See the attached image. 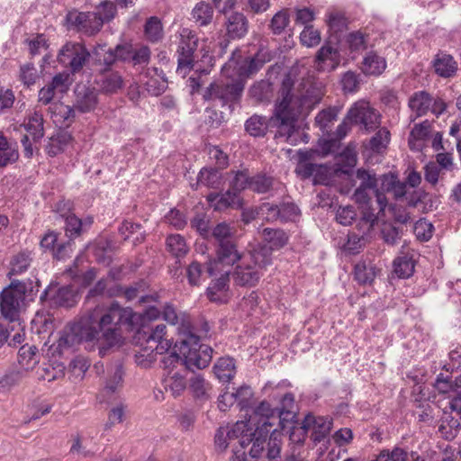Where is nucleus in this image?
<instances>
[{"label":"nucleus","instance_id":"obj_1","mask_svg":"<svg viewBox=\"0 0 461 461\" xmlns=\"http://www.w3.org/2000/svg\"><path fill=\"white\" fill-rule=\"evenodd\" d=\"M159 316L160 311L155 306H149L142 313L137 314L131 308L121 307L117 302H113L107 309L95 305L78 321L63 330L58 340V348L62 351L85 342L91 348H96L100 357H104L120 341L121 324L134 326L140 321L145 328L146 321L157 320Z\"/></svg>","mask_w":461,"mask_h":461},{"label":"nucleus","instance_id":"obj_2","mask_svg":"<svg viewBox=\"0 0 461 461\" xmlns=\"http://www.w3.org/2000/svg\"><path fill=\"white\" fill-rule=\"evenodd\" d=\"M297 69L291 68L285 76L270 118L252 115L245 122L246 131L253 137H264L269 128H276V138H284L290 145H296L301 138L298 118L308 113L318 104L323 95L321 88L309 80L298 84Z\"/></svg>","mask_w":461,"mask_h":461},{"label":"nucleus","instance_id":"obj_3","mask_svg":"<svg viewBox=\"0 0 461 461\" xmlns=\"http://www.w3.org/2000/svg\"><path fill=\"white\" fill-rule=\"evenodd\" d=\"M163 318L172 325L180 323L177 328L180 339L176 342V347L183 357L171 354L164 358L165 366L181 362L188 369H203L208 366L212 361L213 350L212 347L200 343V338L194 333L189 318L185 315L179 316L170 304L164 307Z\"/></svg>","mask_w":461,"mask_h":461},{"label":"nucleus","instance_id":"obj_4","mask_svg":"<svg viewBox=\"0 0 461 461\" xmlns=\"http://www.w3.org/2000/svg\"><path fill=\"white\" fill-rule=\"evenodd\" d=\"M40 281L13 279L0 293V312L10 322L20 321L28 301H33L39 292Z\"/></svg>","mask_w":461,"mask_h":461},{"label":"nucleus","instance_id":"obj_5","mask_svg":"<svg viewBox=\"0 0 461 461\" xmlns=\"http://www.w3.org/2000/svg\"><path fill=\"white\" fill-rule=\"evenodd\" d=\"M276 409L271 408L267 402L263 401L253 410L249 420L244 421L248 424L245 432L253 438L249 450V455L253 458L261 456L265 451L267 435L276 423Z\"/></svg>","mask_w":461,"mask_h":461},{"label":"nucleus","instance_id":"obj_6","mask_svg":"<svg viewBox=\"0 0 461 461\" xmlns=\"http://www.w3.org/2000/svg\"><path fill=\"white\" fill-rule=\"evenodd\" d=\"M271 263L272 258L267 246L253 249L236 266L232 274L234 283L240 286H256Z\"/></svg>","mask_w":461,"mask_h":461},{"label":"nucleus","instance_id":"obj_7","mask_svg":"<svg viewBox=\"0 0 461 461\" xmlns=\"http://www.w3.org/2000/svg\"><path fill=\"white\" fill-rule=\"evenodd\" d=\"M244 88L241 79L216 80L204 89L203 98L212 105L228 106L232 110L240 101Z\"/></svg>","mask_w":461,"mask_h":461},{"label":"nucleus","instance_id":"obj_8","mask_svg":"<svg viewBox=\"0 0 461 461\" xmlns=\"http://www.w3.org/2000/svg\"><path fill=\"white\" fill-rule=\"evenodd\" d=\"M199 39L195 32L189 28H182L179 32V42L176 49L177 69L185 75L194 68L199 58L197 52Z\"/></svg>","mask_w":461,"mask_h":461},{"label":"nucleus","instance_id":"obj_9","mask_svg":"<svg viewBox=\"0 0 461 461\" xmlns=\"http://www.w3.org/2000/svg\"><path fill=\"white\" fill-rule=\"evenodd\" d=\"M89 59L90 52L79 42H67L58 54L59 63L68 68L72 74L80 72Z\"/></svg>","mask_w":461,"mask_h":461},{"label":"nucleus","instance_id":"obj_10","mask_svg":"<svg viewBox=\"0 0 461 461\" xmlns=\"http://www.w3.org/2000/svg\"><path fill=\"white\" fill-rule=\"evenodd\" d=\"M347 119L352 123L358 124L366 132L373 131L380 126V114L366 101L356 102L348 111Z\"/></svg>","mask_w":461,"mask_h":461},{"label":"nucleus","instance_id":"obj_11","mask_svg":"<svg viewBox=\"0 0 461 461\" xmlns=\"http://www.w3.org/2000/svg\"><path fill=\"white\" fill-rule=\"evenodd\" d=\"M41 303H49L50 306L70 308L78 301V294L72 286L49 285L40 296Z\"/></svg>","mask_w":461,"mask_h":461},{"label":"nucleus","instance_id":"obj_12","mask_svg":"<svg viewBox=\"0 0 461 461\" xmlns=\"http://www.w3.org/2000/svg\"><path fill=\"white\" fill-rule=\"evenodd\" d=\"M248 424L244 420L237 421L231 429L225 431L220 428L215 434V446L221 451H224L234 439H239L240 446L243 448L246 443H252L253 438L246 433Z\"/></svg>","mask_w":461,"mask_h":461},{"label":"nucleus","instance_id":"obj_13","mask_svg":"<svg viewBox=\"0 0 461 461\" xmlns=\"http://www.w3.org/2000/svg\"><path fill=\"white\" fill-rule=\"evenodd\" d=\"M331 428V419L323 416L315 417L312 414L305 416L301 427L304 433L309 429L312 430V438L315 443L322 441L330 434Z\"/></svg>","mask_w":461,"mask_h":461},{"label":"nucleus","instance_id":"obj_14","mask_svg":"<svg viewBox=\"0 0 461 461\" xmlns=\"http://www.w3.org/2000/svg\"><path fill=\"white\" fill-rule=\"evenodd\" d=\"M216 254L217 258L213 262H209L206 267V271L210 276L214 274V266H216L218 262L233 265L242 258L241 255L237 250L233 240L218 243Z\"/></svg>","mask_w":461,"mask_h":461},{"label":"nucleus","instance_id":"obj_15","mask_svg":"<svg viewBox=\"0 0 461 461\" xmlns=\"http://www.w3.org/2000/svg\"><path fill=\"white\" fill-rule=\"evenodd\" d=\"M98 104V92L95 87L77 85L75 89L74 106L77 111L86 113L94 111Z\"/></svg>","mask_w":461,"mask_h":461},{"label":"nucleus","instance_id":"obj_16","mask_svg":"<svg viewBox=\"0 0 461 461\" xmlns=\"http://www.w3.org/2000/svg\"><path fill=\"white\" fill-rule=\"evenodd\" d=\"M142 327L140 334H143V339L149 344V347L152 351H156L158 354H163L171 347L170 340L164 339L166 335V325L158 324L155 327L150 328L149 330H145Z\"/></svg>","mask_w":461,"mask_h":461},{"label":"nucleus","instance_id":"obj_17","mask_svg":"<svg viewBox=\"0 0 461 461\" xmlns=\"http://www.w3.org/2000/svg\"><path fill=\"white\" fill-rule=\"evenodd\" d=\"M315 63L318 70L332 71L336 69L340 63V53L337 48L330 43H325L317 51Z\"/></svg>","mask_w":461,"mask_h":461},{"label":"nucleus","instance_id":"obj_18","mask_svg":"<svg viewBox=\"0 0 461 461\" xmlns=\"http://www.w3.org/2000/svg\"><path fill=\"white\" fill-rule=\"evenodd\" d=\"M146 287V283L144 281H140L126 288L118 286L115 291L108 289L106 293L110 297L123 295L127 301H132L136 298H140V303H145L154 301L153 296L141 294L145 292Z\"/></svg>","mask_w":461,"mask_h":461},{"label":"nucleus","instance_id":"obj_19","mask_svg":"<svg viewBox=\"0 0 461 461\" xmlns=\"http://www.w3.org/2000/svg\"><path fill=\"white\" fill-rule=\"evenodd\" d=\"M100 91L106 95L117 93L123 86V79L117 71L104 70L95 79Z\"/></svg>","mask_w":461,"mask_h":461},{"label":"nucleus","instance_id":"obj_20","mask_svg":"<svg viewBox=\"0 0 461 461\" xmlns=\"http://www.w3.org/2000/svg\"><path fill=\"white\" fill-rule=\"evenodd\" d=\"M207 200L217 211H223L230 207L238 208L240 206V195L230 189L225 193H211Z\"/></svg>","mask_w":461,"mask_h":461},{"label":"nucleus","instance_id":"obj_21","mask_svg":"<svg viewBox=\"0 0 461 461\" xmlns=\"http://www.w3.org/2000/svg\"><path fill=\"white\" fill-rule=\"evenodd\" d=\"M430 129L431 123L428 120L415 124L408 138L410 149L413 151H420L424 147V142L429 138Z\"/></svg>","mask_w":461,"mask_h":461},{"label":"nucleus","instance_id":"obj_22","mask_svg":"<svg viewBox=\"0 0 461 461\" xmlns=\"http://www.w3.org/2000/svg\"><path fill=\"white\" fill-rule=\"evenodd\" d=\"M360 68L365 75L380 76L386 68V60L371 50L365 55Z\"/></svg>","mask_w":461,"mask_h":461},{"label":"nucleus","instance_id":"obj_23","mask_svg":"<svg viewBox=\"0 0 461 461\" xmlns=\"http://www.w3.org/2000/svg\"><path fill=\"white\" fill-rule=\"evenodd\" d=\"M413 257V251L410 252L409 249L405 251V248H402L401 255L393 261L394 273L400 278H408L412 276L415 267Z\"/></svg>","mask_w":461,"mask_h":461},{"label":"nucleus","instance_id":"obj_24","mask_svg":"<svg viewBox=\"0 0 461 461\" xmlns=\"http://www.w3.org/2000/svg\"><path fill=\"white\" fill-rule=\"evenodd\" d=\"M227 33L231 39H240L244 37L249 29L247 17L241 13L231 14L227 20Z\"/></svg>","mask_w":461,"mask_h":461},{"label":"nucleus","instance_id":"obj_25","mask_svg":"<svg viewBox=\"0 0 461 461\" xmlns=\"http://www.w3.org/2000/svg\"><path fill=\"white\" fill-rule=\"evenodd\" d=\"M33 261L32 253L29 250H22L14 255L10 260L7 276L11 279L13 276L25 273Z\"/></svg>","mask_w":461,"mask_h":461},{"label":"nucleus","instance_id":"obj_26","mask_svg":"<svg viewBox=\"0 0 461 461\" xmlns=\"http://www.w3.org/2000/svg\"><path fill=\"white\" fill-rule=\"evenodd\" d=\"M294 396L292 393H285L282 400V408H276V416L277 417L276 422L278 423L280 429L285 430L286 429H294V426L289 427L292 424L295 414L293 411L288 410L286 408L294 405Z\"/></svg>","mask_w":461,"mask_h":461},{"label":"nucleus","instance_id":"obj_27","mask_svg":"<svg viewBox=\"0 0 461 461\" xmlns=\"http://www.w3.org/2000/svg\"><path fill=\"white\" fill-rule=\"evenodd\" d=\"M40 361L39 350L36 346L23 345L18 351V364L21 370L26 374L32 370Z\"/></svg>","mask_w":461,"mask_h":461},{"label":"nucleus","instance_id":"obj_28","mask_svg":"<svg viewBox=\"0 0 461 461\" xmlns=\"http://www.w3.org/2000/svg\"><path fill=\"white\" fill-rule=\"evenodd\" d=\"M432 106V95L426 91L414 93L409 99V107L416 117L425 115Z\"/></svg>","mask_w":461,"mask_h":461},{"label":"nucleus","instance_id":"obj_29","mask_svg":"<svg viewBox=\"0 0 461 461\" xmlns=\"http://www.w3.org/2000/svg\"><path fill=\"white\" fill-rule=\"evenodd\" d=\"M261 237L269 247H267L269 251L273 249H279L285 247L289 240L288 234L282 229L265 228L261 231Z\"/></svg>","mask_w":461,"mask_h":461},{"label":"nucleus","instance_id":"obj_30","mask_svg":"<svg viewBox=\"0 0 461 461\" xmlns=\"http://www.w3.org/2000/svg\"><path fill=\"white\" fill-rule=\"evenodd\" d=\"M19 158L16 143L7 140L3 132H0V167H5L15 163Z\"/></svg>","mask_w":461,"mask_h":461},{"label":"nucleus","instance_id":"obj_31","mask_svg":"<svg viewBox=\"0 0 461 461\" xmlns=\"http://www.w3.org/2000/svg\"><path fill=\"white\" fill-rule=\"evenodd\" d=\"M435 387L440 393H452L461 398V375L453 379L451 376L439 374L435 381Z\"/></svg>","mask_w":461,"mask_h":461},{"label":"nucleus","instance_id":"obj_32","mask_svg":"<svg viewBox=\"0 0 461 461\" xmlns=\"http://www.w3.org/2000/svg\"><path fill=\"white\" fill-rule=\"evenodd\" d=\"M123 375L124 372L121 364H115L111 366L104 386V393L112 394L122 389L123 385Z\"/></svg>","mask_w":461,"mask_h":461},{"label":"nucleus","instance_id":"obj_33","mask_svg":"<svg viewBox=\"0 0 461 461\" xmlns=\"http://www.w3.org/2000/svg\"><path fill=\"white\" fill-rule=\"evenodd\" d=\"M377 271L376 267L371 261H360L355 266V279L360 285L371 284L375 280Z\"/></svg>","mask_w":461,"mask_h":461},{"label":"nucleus","instance_id":"obj_34","mask_svg":"<svg viewBox=\"0 0 461 461\" xmlns=\"http://www.w3.org/2000/svg\"><path fill=\"white\" fill-rule=\"evenodd\" d=\"M435 72L442 77H449L455 74L457 66L452 56L448 54H438L433 60Z\"/></svg>","mask_w":461,"mask_h":461},{"label":"nucleus","instance_id":"obj_35","mask_svg":"<svg viewBox=\"0 0 461 461\" xmlns=\"http://www.w3.org/2000/svg\"><path fill=\"white\" fill-rule=\"evenodd\" d=\"M276 184L272 176L259 172L251 176L250 190L257 194H266L273 190Z\"/></svg>","mask_w":461,"mask_h":461},{"label":"nucleus","instance_id":"obj_36","mask_svg":"<svg viewBox=\"0 0 461 461\" xmlns=\"http://www.w3.org/2000/svg\"><path fill=\"white\" fill-rule=\"evenodd\" d=\"M119 232L124 240H131L133 245L143 241L145 231L143 227L139 223L124 221L119 228Z\"/></svg>","mask_w":461,"mask_h":461},{"label":"nucleus","instance_id":"obj_37","mask_svg":"<svg viewBox=\"0 0 461 461\" xmlns=\"http://www.w3.org/2000/svg\"><path fill=\"white\" fill-rule=\"evenodd\" d=\"M214 374L221 382H230L236 374L235 361L232 357H221L213 366Z\"/></svg>","mask_w":461,"mask_h":461},{"label":"nucleus","instance_id":"obj_38","mask_svg":"<svg viewBox=\"0 0 461 461\" xmlns=\"http://www.w3.org/2000/svg\"><path fill=\"white\" fill-rule=\"evenodd\" d=\"M71 140V135L68 132L63 131H59L50 138L45 150L50 157H55L65 149Z\"/></svg>","mask_w":461,"mask_h":461},{"label":"nucleus","instance_id":"obj_39","mask_svg":"<svg viewBox=\"0 0 461 461\" xmlns=\"http://www.w3.org/2000/svg\"><path fill=\"white\" fill-rule=\"evenodd\" d=\"M28 374L18 367L9 369L0 377V393L8 392L14 386H17L26 377Z\"/></svg>","mask_w":461,"mask_h":461},{"label":"nucleus","instance_id":"obj_40","mask_svg":"<svg viewBox=\"0 0 461 461\" xmlns=\"http://www.w3.org/2000/svg\"><path fill=\"white\" fill-rule=\"evenodd\" d=\"M212 6L205 2H199L195 5L192 11V18L199 26H207L213 18Z\"/></svg>","mask_w":461,"mask_h":461},{"label":"nucleus","instance_id":"obj_41","mask_svg":"<svg viewBox=\"0 0 461 461\" xmlns=\"http://www.w3.org/2000/svg\"><path fill=\"white\" fill-rule=\"evenodd\" d=\"M379 180L383 191L393 192L396 197H402L405 194L406 184L399 181L393 174H384Z\"/></svg>","mask_w":461,"mask_h":461},{"label":"nucleus","instance_id":"obj_42","mask_svg":"<svg viewBox=\"0 0 461 461\" xmlns=\"http://www.w3.org/2000/svg\"><path fill=\"white\" fill-rule=\"evenodd\" d=\"M222 184L221 173L214 168H203L197 178V185L218 189Z\"/></svg>","mask_w":461,"mask_h":461},{"label":"nucleus","instance_id":"obj_43","mask_svg":"<svg viewBox=\"0 0 461 461\" xmlns=\"http://www.w3.org/2000/svg\"><path fill=\"white\" fill-rule=\"evenodd\" d=\"M339 109L336 107H329L321 111L315 117V123L319 126L323 133L330 131L331 125L337 120Z\"/></svg>","mask_w":461,"mask_h":461},{"label":"nucleus","instance_id":"obj_44","mask_svg":"<svg viewBox=\"0 0 461 461\" xmlns=\"http://www.w3.org/2000/svg\"><path fill=\"white\" fill-rule=\"evenodd\" d=\"M43 122V115L38 111H34L28 118L25 129L34 140H41L44 135Z\"/></svg>","mask_w":461,"mask_h":461},{"label":"nucleus","instance_id":"obj_45","mask_svg":"<svg viewBox=\"0 0 461 461\" xmlns=\"http://www.w3.org/2000/svg\"><path fill=\"white\" fill-rule=\"evenodd\" d=\"M282 435L277 430V429H274L269 436L267 444V457L269 461H279L280 460V453H281V446H282Z\"/></svg>","mask_w":461,"mask_h":461},{"label":"nucleus","instance_id":"obj_46","mask_svg":"<svg viewBox=\"0 0 461 461\" xmlns=\"http://www.w3.org/2000/svg\"><path fill=\"white\" fill-rule=\"evenodd\" d=\"M189 388L195 398L207 399L211 384L200 374H194L189 380Z\"/></svg>","mask_w":461,"mask_h":461},{"label":"nucleus","instance_id":"obj_47","mask_svg":"<svg viewBox=\"0 0 461 461\" xmlns=\"http://www.w3.org/2000/svg\"><path fill=\"white\" fill-rule=\"evenodd\" d=\"M144 34L150 42H158L163 37V27L157 16L149 17L144 26Z\"/></svg>","mask_w":461,"mask_h":461},{"label":"nucleus","instance_id":"obj_48","mask_svg":"<svg viewBox=\"0 0 461 461\" xmlns=\"http://www.w3.org/2000/svg\"><path fill=\"white\" fill-rule=\"evenodd\" d=\"M167 248L176 258L184 257L188 251L185 239L179 234H172L167 238Z\"/></svg>","mask_w":461,"mask_h":461},{"label":"nucleus","instance_id":"obj_49","mask_svg":"<svg viewBox=\"0 0 461 461\" xmlns=\"http://www.w3.org/2000/svg\"><path fill=\"white\" fill-rule=\"evenodd\" d=\"M279 221L281 222L295 221L300 216L298 206L289 201H283L278 203Z\"/></svg>","mask_w":461,"mask_h":461},{"label":"nucleus","instance_id":"obj_50","mask_svg":"<svg viewBox=\"0 0 461 461\" xmlns=\"http://www.w3.org/2000/svg\"><path fill=\"white\" fill-rule=\"evenodd\" d=\"M233 177L230 182V189L240 195V193L249 188L250 190L251 176H249L248 170L232 171Z\"/></svg>","mask_w":461,"mask_h":461},{"label":"nucleus","instance_id":"obj_51","mask_svg":"<svg viewBox=\"0 0 461 461\" xmlns=\"http://www.w3.org/2000/svg\"><path fill=\"white\" fill-rule=\"evenodd\" d=\"M165 388L170 391L174 396L180 395L186 388V381L184 375L174 372L165 379Z\"/></svg>","mask_w":461,"mask_h":461},{"label":"nucleus","instance_id":"obj_52","mask_svg":"<svg viewBox=\"0 0 461 461\" xmlns=\"http://www.w3.org/2000/svg\"><path fill=\"white\" fill-rule=\"evenodd\" d=\"M103 26L104 23L111 22L116 15V5L111 1H103L96 6L94 12Z\"/></svg>","mask_w":461,"mask_h":461},{"label":"nucleus","instance_id":"obj_53","mask_svg":"<svg viewBox=\"0 0 461 461\" xmlns=\"http://www.w3.org/2000/svg\"><path fill=\"white\" fill-rule=\"evenodd\" d=\"M127 405L123 402H119L112 407L108 412V419L104 424V429L108 430L115 424L122 423L124 420Z\"/></svg>","mask_w":461,"mask_h":461},{"label":"nucleus","instance_id":"obj_54","mask_svg":"<svg viewBox=\"0 0 461 461\" xmlns=\"http://www.w3.org/2000/svg\"><path fill=\"white\" fill-rule=\"evenodd\" d=\"M289 23L290 17L288 11L283 9L273 16L269 27L274 34L279 35L284 32Z\"/></svg>","mask_w":461,"mask_h":461},{"label":"nucleus","instance_id":"obj_55","mask_svg":"<svg viewBox=\"0 0 461 461\" xmlns=\"http://www.w3.org/2000/svg\"><path fill=\"white\" fill-rule=\"evenodd\" d=\"M62 218L65 219V231L66 235L70 239L78 237L82 231V221L75 214L67 215L62 213Z\"/></svg>","mask_w":461,"mask_h":461},{"label":"nucleus","instance_id":"obj_56","mask_svg":"<svg viewBox=\"0 0 461 461\" xmlns=\"http://www.w3.org/2000/svg\"><path fill=\"white\" fill-rule=\"evenodd\" d=\"M229 287V272L222 274L218 279L212 282V284L207 289V294L211 301H218L220 297L217 296V293L224 292Z\"/></svg>","mask_w":461,"mask_h":461},{"label":"nucleus","instance_id":"obj_57","mask_svg":"<svg viewBox=\"0 0 461 461\" xmlns=\"http://www.w3.org/2000/svg\"><path fill=\"white\" fill-rule=\"evenodd\" d=\"M368 35L360 31L348 33L347 36V43L351 51H362L367 47Z\"/></svg>","mask_w":461,"mask_h":461},{"label":"nucleus","instance_id":"obj_58","mask_svg":"<svg viewBox=\"0 0 461 461\" xmlns=\"http://www.w3.org/2000/svg\"><path fill=\"white\" fill-rule=\"evenodd\" d=\"M357 178L360 181V185L357 188L368 189L375 192L377 188L378 179L375 173L366 169H357Z\"/></svg>","mask_w":461,"mask_h":461},{"label":"nucleus","instance_id":"obj_59","mask_svg":"<svg viewBox=\"0 0 461 461\" xmlns=\"http://www.w3.org/2000/svg\"><path fill=\"white\" fill-rule=\"evenodd\" d=\"M347 18L343 13L331 11L327 15V23L334 32H342L347 28Z\"/></svg>","mask_w":461,"mask_h":461},{"label":"nucleus","instance_id":"obj_60","mask_svg":"<svg viewBox=\"0 0 461 461\" xmlns=\"http://www.w3.org/2000/svg\"><path fill=\"white\" fill-rule=\"evenodd\" d=\"M390 140V131L386 128H381L373 136L369 141L370 148L373 151L379 152L385 148Z\"/></svg>","mask_w":461,"mask_h":461},{"label":"nucleus","instance_id":"obj_61","mask_svg":"<svg viewBox=\"0 0 461 461\" xmlns=\"http://www.w3.org/2000/svg\"><path fill=\"white\" fill-rule=\"evenodd\" d=\"M25 43L29 47V52L32 56H36L41 53V50L48 49L49 43L46 36L42 33H37L32 39H26Z\"/></svg>","mask_w":461,"mask_h":461},{"label":"nucleus","instance_id":"obj_62","mask_svg":"<svg viewBox=\"0 0 461 461\" xmlns=\"http://www.w3.org/2000/svg\"><path fill=\"white\" fill-rule=\"evenodd\" d=\"M300 41L306 47H314L321 42V34L312 26H305L301 32Z\"/></svg>","mask_w":461,"mask_h":461},{"label":"nucleus","instance_id":"obj_63","mask_svg":"<svg viewBox=\"0 0 461 461\" xmlns=\"http://www.w3.org/2000/svg\"><path fill=\"white\" fill-rule=\"evenodd\" d=\"M38 72L32 63H26L20 68V79L23 85L30 86L36 83Z\"/></svg>","mask_w":461,"mask_h":461},{"label":"nucleus","instance_id":"obj_64","mask_svg":"<svg viewBox=\"0 0 461 461\" xmlns=\"http://www.w3.org/2000/svg\"><path fill=\"white\" fill-rule=\"evenodd\" d=\"M413 231L418 240H429L433 232V225L426 220H420L415 222Z\"/></svg>","mask_w":461,"mask_h":461}]
</instances>
